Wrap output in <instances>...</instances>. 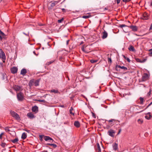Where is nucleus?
<instances>
[{"mask_svg": "<svg viewBox=\"0 0 152 152\" xmlns=\"http://www.w3.org/2000/svg\"><path fill=\"white\" fill-rule=\"evenodd\" d=\"M10 113L11 115L15 119L19 120L20 119V118L19 115L14 111L11 110L10 111Z\"/></svg>", "mask_w": 152, "mask_h": 152, "instance_id": "nucleus-1", "label": "nucleus"}, {"mask_svg": "<svg viewBox=\"0 0 152 152\" xmlns=\"http://www.w3.org/2000/svg\"><path fill=\"white\" fill-rule=\"evenodd\" d=\"M17 96L18 99V101H22L23 100L24 97L23 95V93H21V92H20L18 93H17Z\"/></svg>", "mask_w": 152, "mask_h": 152, "instance_id": "nucleus-2", "label": "nucleus"}, {"mask_svg": "<svg viewBox=\"0 0 152 152\" xmlns=\"http://www.w3.org/2000/svg\"><path fill=\"white\" fill-rule=\"evenodd\" d=\"M13 89L16 91H20L23 89L22 86L18 85L14 86Z\"/></svg>", "mask_w": 152, "mask_h": 152, "instance_id": "nucleus-3", "label": "nucleus"}, {"mask_svg": "<svg viewBox=\"0 0 152 152\" xmlns=\"http://www.w3.org/2000/svg\"><path fill=\"white\" fill-rule=\"evenodd\" d=\"M149 78V76L147 73H144L142 77V81H143L147 80Z\"/></svg>", "mask_w": 152, "mask_h": 152, "instance_id": "nucleus-4", "label": "nucleus"}, {"mask_svg": "<svg viewBox=\"0 0 152 152\" xmlns=\"http://www.w3.org/2000/svg\"><path fill=\"white\" fill-rule=\"evenodd\" d=\"M44 140L46 141H49L50 142H52L53 141V139L50 137L48 136H45L44 137Z\"/></svg>", "mask_w": 152, "mask_h": 152, "instance_id": "nucleus-5", "label": "nucleus"}, {"mask_svg": "<svg viewBox=\"0 0 152 152\" xmlns=\"http://www.w3.org/2000/svg\"><path fill=\"white\" fill-rule=\"evenodd\" d=\"M115 133V131L113 129H111L108 132V134L110 136L113 137H114V134Z\"/></svg>", "mask_w": 152, "mask_h": 152, "instance_id": "nucleus-6", "label": "nucleus"}, {"mask_svg": "<svg viewBox=\"0 0 152 152\" xmlns=\"http://www.w3.org/2000/svg\"><path fill=\"white\" fill-rule=\"evenodd\" d=\"M149 18L148 15L145 12L143 14L141 18L143 20H148Z\"/></svg>", "mask_w": 152, "mask_h": 152, "instance_id": "nucleus-7", "label": "nucleus"}, {"mask_svg": "<svg viewBox=\"0 0 152 152\" xmlns=\"http://www.w3.org/2000/svg\"><path fill=\"white\" fill-rule=\"evenodd\" d=\"M0 51L1 53L2 54V56H3L2 57V61H3V62L4 63L5 62V60L6 59V56L5 55V53L1 49H0Z\"/></svg>", "mask_w": 152, "mask_h": 152, "instance_id": "nucleus-8", "label": "nucleus"}, {"mask_svg": "<svg viewBox=\"0 0 152 152\" xmlns=\"http://www.w3.org/2000/svg\"><path fill=\"white\" fill-rule=\"evenodd\" d=\"M18 68L16 67H13L11 69V72L13 74L16 73L18 71Z\"/></svg>", "mask_w": 152, "mask_h": 152, "instance_id": "nucleus-9", "label": "nucleus"}, {"mask_svg": "<svg viewBox=\"0 0 152 152\" xmlns=\"http://www.w3.org/2000/svg\"><path fill=\"white\" fill-rule=\"evenodd\" d=\"M129 27L134 31H137L138 27L136 26L131 25L129 26Z\"/></svg>", "mask_w": 152, "mask_h": 152, "instance_id": "nucleus-10", "label": "nucleus"}, {"mask_svg": "<svg viewBox=\"0 0 152 152\" xmlns=\"http://www.w3.org/2000/svg\"><path fill=\"white\" fill-rule=\"evenodd\" d=\"M27 116L29 118L31 119H32L35 117V116L31 113H28L27 114Z\"/></svg>", "mask_w": 152, "mask_h": 152, "instance_id": "nucleus-11", "label": "nucleus"}, {"mask_svg": "<svg viewBox=\"0 0 152 152\" xmlns=\"http://www.w3.org/2000/svg\"><path fill=\"white\" fill-rule=\"evenodd\" d=\"M108 36L107 32L105 31H104L102 33V38L103 39H104L106 38Z\"/></svg>", "mask_w": 152, "mask_h": 152, "instance_id": "nucleus-12", "label": "nucleus"}, {"mask_svg": "<svg viewBox=\"0 0 152 152\" xmlns=\"http://www.w3.org/2000/svg\"><path fill=\"white\" fill-rule=\"evenodd\" d=\"M145 118L148 120H149L152 118V115L150 113H148L145 116Z\"/></svg>", "mask_w": 152, "mask_h": 152, "instance_id": "nucleus-13", "label": "nucleus"}, {"mask_svg": "<svg viewBox=\"0 0 152 152\" xmlns=\"http://www.w3.org/2000/svg\"><path fill=\"white\" fill-rule=\"evenodd\" d=\"M59 2L58 1H55L52 2L50 5L51 9H52L53 7H54L56 4H57Z\"/></svg>", "mask_w": 152, "mask_h": 152, "instance_id": "nucleus-14", "label": "nucleus"}, {"mask_svg": "<svg viewBox=\"0 0 152 152\" xmlns=\"http://www.w3.org/2000/svg\"><path fill=\"white\" fill-rule=\"evenodd\" d=\"M32 110L36 113L38 111V107L36 106H34L32 107Z\"/></svg>", "mask_w": 152, "mask_h": 152, "instance_id": "nucleus-15", "label": "nucleus"}, {"mask_svg": "<svg viewBox=\"0 0 152 152\" xmlns=\"http://www.w3.org/2000/svg\"><path fill=\"white\" fill-rule=\"evenodd\" d=\"M27 72L26 69H23L21 71L20 74L23 75H24Z\"/></svg>", "mask_w": 152, "mask_h": 152, "instance_id": "nucleus-16", "label": "nucleus"}, {"mask_svg": "<svg viewBox=\"0 0 152 152\" xmlns=\"http://www.w3.org/2000/svg\"><path fill=\"white\" fill-rule=\"evenodd\" d=\"M119 68L121 69H123L125 71H126L127 70V67L124 66H121L120 65H117L116 66V68Z\"/></svg>", "mask_w": 152, "mask_h": 152, "instance_id": "nucleus-17", "label": "nucleus"}, {"mask_svg": "<svg viewBox=\"0 0 152 152\" xmlns=\"http://www.w3.org/2000/svg\"><path fill=\"white\" fill-rule=\"evenodd\" d=\"M34 79L31 80L28 83V85L30 87H31L34 85Z\"/></svg>", "mask_w": 152, "mask_h": 152, "instance_id": "nucleus-18", "label": "nucleus"}, {"mask_svg": "<svg viewBox=\"0 0 152 152\" xmlns=\"http://www.w3.org/2000/svg\"><path fill=\"white\" fill-rule=\"evenodd\" d=\"M129 50L134 52L135 51V50L134 48V47L132 45H130L128 48Z\"/></svg>", "mask_w": 152, "mask_h": 152, "instance_id": "nucleus-19", "label": "nucleus"}, {"mask_svg": "<svg viewBox=\"0 0 152 152\" xmlns=\"http://www.w3.org/2000/svg\"><path fill=\"white\" fill-rule=\"evenodd\" d=\"M74 125L77 127H79L80 126V124L78 121H76L74 123Z\"/></svg>", "mask_w": 152, "mask_h": 152, "instance_id": "nucleus-20", "label": "nucleus"}, {"mask_svg": "<svg viewBox=\"0 0 152 152\" xmlns=\"http://www.w3.org/2000/svg\"><path fill=\"white\" fill-rule=\"evenodd\" d=\"M39 80H37L34 81V85L36 86H37L39 85Z\"/></svg>", "mask_w": 152, "mask_h": 152, "instance_id": "nucleus-21", "label": "nucleus"}, {"mask_svg": "<svg viewBox=\"0 0 152 152\" xmlns=\"http://www.w3.org/2000/svg\"><path fill=\"white\" fill-rule=\"evenodd\" d=\"M18 138H16L15 139L13 140H11V141L14 143H17V142L18 141Z\"/></svg>", "mask_w": 152, "mask_h": 152, "instance_id": "nucleus-22", "label": "nucleus"}, {"mask_svg": "<svg viewBox=\"0 0 152 152\" xmlns=\"http://www.w3.org/2000/svg\"><path fill=\"white\" fill-rule=\"evenodd\" d=\"M113 149L115 151L118 148V144L115 143L113 145Z\"/></svg>", "mask_w": 152, "mask_h": 152, "instance_id": "nucleus-23", "label": "nucleus"}, {"mask_svg": "<svg viewBox=\"0 0 152 152\" xmlns=\"http://www.w3.org/2000/svg\"><path fill=\"white\" fill-rule=\"evenodd\" d=\"M27 135L25 132L23 133L22 135L21 138L23 139H25L26 138Z\"/></svg>", "mask_w": 152, "mask_h": 152, "instance_id": "nucleus-24", "label": "nucleus"}, {"mask_svg": "<svg viewBox=\"0 0 152 152\" xmlns=\"http://www.w3.org/2000/svg\"><path fill=\"white\" fill-rule=\"evenodd\" d=\"M96 145L97 147L96 149L97 150H98V152H101V150L99 144L97 143L96 144Z\"/></svg>", "mask_w": 152, "mask_h": 152, "instance_id": "nucleus-25", "label": "nucleus"}, {"mask_svg": "<svg viewBox=\"0 0 152 152\" xmlns=\"http://www.w3.org/2000/svg\"><path fill=\"white\" fill-rule=\"evenodd\" d=\"M73 108L72 107H71L69 110V113L70 114L74 115V113H72V111L73 110Z\"/></svg>", "mask_w": 152, "mask_h": 152, "instance_id": "nucleus-26", "label": "nucleus"}, {"mask_svg": "<svg viewBox=\"0 0 152 152\" xmlns=\"http://www.w3.org/2000/svg\"><path fill=\"white\" fill-rule=\"evenodd\" d=\"M0 35H1L4 38L5 36V34L1 31H0Z\"/></svg>", "mask_w": 152, "mask_h": 152, "instance_id": "nucleus-27", "label": "nucleus"}, {"mask_svg": "<svg viewBox=\"0 0 152 152\" xmlns=\"http://www.w3.org/2000/svg\"><path fill=\"white\" fill-rule=\"evenodd\" d=\"M50 92L51 93H57L58 92V90H50Z\"/></svg>", "mask_w": 152, "mask_h": 152, "instance_id": "nucleus-28", "label": "nucleus"}, {"mask_svg": "<svg viewBox=\"0 0 152 152\" xmlns=\"http://www.w3.org/2000/svg\"><path fill=\"white\" fill-rule=\"evenodd\" d=\"M51 146H52L54 148H56L57 147V145L56 144H52V143H49L48 144Z\"/></svg>", "mask_w": 152, "mask_h": 152, "instance_id": "nucleus-29", "label": "nucleus"}, {"mask_svg": "<svg viewBox=\"0 0 152 152\" xmlns=\"http://www.w3.org/2000/svg\"><path fill=\"white\" fill-rule=\"evenodd\" d=\"M137 121L139 124H141L143 123V121L142 119H139Z\"/></svg>", "mask_w": 152, "mask_h": 152, "instance_id": "nucleus-30", "label": "nucleus"}, {"mask_svg": "<svg viewBox=\"0 0 152 152\" xmlns=\"http://www.w3.org/2000/svg\"><path fill=\"white\" fill-rule=\"evenodd\" d=\"M6 145V144L5 142H2L1 144V146L2 147H3V148Z\"/></svg>", "mask_w": 152, "mask_h": 152, "instance_id": "nucleus-31", "label": "nucleus"}, {"mask_svg": "<svg viewBox=\"0 0 152 152\" xmlns=\"http://www.w3.org/2000/svg\"><path fill=\"white\" fill-rule=\"evenodd\" d=\"M140 103L141 104H143V98L140 97Z\"/></svg>", "mask_w": 152, "mask_h": 152, "instance_id": "nucleus-32", "label": "nucleus"}, {"mask_svg": "<svg viewBox=\"0 0 152 152\" xmlns=\"http://www.w3.org/2000/svg\"><path fill=\"white\" fill-rule=\"evenodd\" d=\"M64 20V18H62L61 19L58 20V23H61Z\"/></svg>", "mask_w": 152, "mask_h": 152, "instance_id": "nucleus-33", "label": "nucleus"}, {"mask_svg": "<svg viewBox=\"0 0 152 152\" xmlns=\"http://www.w3.org/2000/svg\"><path fill=\"white\" fill-rule=\"evenodd\" d=\"M82 50L84 52L86 53H88L89 52L88 51H87L85 49V48L84 47H82Z\"/></svg>", "mask_w": 152, "mask_h": 152, "instance_id": "nucleus-34", "label": "nucleus"}, {"mask_svg": "<svg viewBox=\"0 0 152 152\" xmlns=\"http://www.w3.org/2000/svg\"><path fill=\"white\" fill-rule=\"evenodd\" d=\"M138 60H139L140 61H139V62H141V63H143V62H145L146 61V59H143V60H140V59H138Z\"/></svg>", "mask_w": 152, "mask_h": 152, "instance_id": "nucleus-35", "label": "nucleus"}, {"mask_svg": "<svg viewBox=\"0 0 152 152\" xmlns=\"http://www.w3.org/2000/svg\"><path fill=\"white\" fill-rule=\"evenodd\" d=\"M97 61L96 60H93V59L91 60L90 61L92 63H96L97 62Z\"/></svg>", "mask_w": 152, "mask_h": 152, "instance_id": "nucleus-36", "label": "nucleus"}, {"mask_svg": "<svg viewBox=\"0 0 152 152\" xmlns=\"http://www.w3.org/2000/svg\"><path fill=\"white\" fill-rule=\"evenodd\" d=\"M89 17V16L88 15H84L82 17V18H84L86 19Z\"/></svg>", "mask_w": 152, "mask_h": 152, "instance_id": "nucleus-37", "label": "nucleus"}, {"mask_svg": "<svg viewBox=\"0 0 152 152\" xmlns=\"http://www.w3.org/2000/svg\"><path fill=\"white\" fill-rule=\"evenodd\" d=\"M5 130L7 132H8L10 131V130L9 129V128L8 127H6L5 128Z\"/></svg>", "mask_w": 152, "mask_h": 152, "instance_id": "nucleus-38", "label": "nucleus"}, {"mask_svg": "<svg viewBox=\"0 0 152 152\" xmlns=\"http://www.w3.org/2000/svg\"><path fill=\"white\" fill-rule=\"evenodd\" d=\"M127 26L124 24H121L120 25V27L121 28H123V27Z\"/></svg>", "mask_w": 152, "mask_h": 152, "instance_id": "nucleus-39", "label": "nucleus"}, {"mask_svg": "<svg viewBox=\"0 0 152 152\" xmlns=\"http://www.w3.org/2000/svg\"><path fill=\"white\" fill-rule=\"evenodd\" d=\"M108 62H110V63L112 62V60L111 58L108 57Z\"/></svg>", "mask_w": 152, "mask_h": 152, "instance_id": "nucleus-40", "label": "nucleus"}, {"mask_svg": "<svg viewBox=\"0 0 152 152\" xmlns=\"http://www.w3.org/2000/svg\"><path fill=\"white\" fill-rule=\"evenodd\" d=\"M115 120L114 119H111L110 120L108 121L109 122H113V121H115Z\"/></svg>", "mask_w": 152, "mask_h": 152, "instance_id": "nucleus-41", "label": "nucleus"}, {"mask_svg": "<svg viewBox=\"0 0 152 152\" xmlns=\"http://www.w3.org/2000/svg\"><path fill=\"white\" fill-rule=\"evenodd\" d=\"M39 102H45V101L44 100H39Z\"/></svg>", "mask_w": 152, "mask_h": 152, "instance_id": "nucleus-42", "label": "nucleus"}, {"mask_svg": "<svg viewBox=\"0 0 152 152\" xmlns=\"http://www.w3.org/2000/svg\"><path fill=\"white\" fill-rule=\"evenodd\" d=\"M4 133H2L0 134V139H2V135Z\"/></svg>", "mask_w": 152, "mask_h": 152, "instance_id": "nucleus-43", "label": "nucleus"}, {"mask_svg": "<svg viewBox=\"0 0 152 152\" xmlns=\"http://www.w3.org/2000/svg\"><path fill=\"white\" fill-rule=\"evenodd\" d=\"M126 60L129 62H130V60L128 58H126Z\"/></svg>", "mask_w": 152, "mask_h": 152, "instance_id": "nucleus-44", "label": "nucleus"}, {"mask_svg": "<svg viewBox=\"0 0 152 152\" xmlns=\"http://www.w3.org/2000/svg\"><path fill=\"white\" fill-rule=\"evenodd\" d=\"M152 104V102L150 103L147 106V108L149 106H150V105H151Z\"/></svg>", "mask_w": 152, "mask_h": 152, "instance_id": "nucleus-45", "label": "nucleus"}, {"mask_svg": "<svg viewBox=\"0 0 152 152\" xmlns=\"http://www.w3.org/2000/svg\"><path fill=\"white\" fill-rule=\"evenodd\" d=\"M121 0H117V3L118 4L120 3Z\"/></svg>", "mask_w": 152, "mask_h": 152, "instance_id": "nucleus-46", "label": "nucleus"}, {"mask_svg": "<svg viewBox=\"0 0 152 152\" xmlns=\"http://www.w3.org/2000/svg\"><path fill=\"white\" fill-rule=\"evenodd\" d=\"M44 136V135H39V137L41 138V139L43 138V137Z\"/></svg>", "mask_w": 152, "mask_h": 152, "instance_id": "nucleus-47", "label": "nucleus"}, {"mask_svg": "<svg viewBox=\"0 0 152 152\" xmlns=\"http://www.w3.org/2000/svg\"><path fill=\"white\" fill-rule=\"evenodd\" d=\"M69 41V40H67L66 42V45H68V44Z\"/></svg>", "mask_w": 152, "mask_h": 152, "instance_id": "nucleus-48", "label": "nucleus"}, {"mask_svg": "<svg viewBox=\"0 0 152 152\" xmlns=\"http://www.w3.org/2000/svg\"><path fill=\"white\" fill-rule=\"evenodd\" d=\"M150 30H152V23L151 24V26L150 28Z\"/></svg>", "mask_w": 152, "mask_h": 152, "instance_id": "nucleus-49", "label": "nucleus"}, {"mask_svg": "<svg viewBox=\"0 0 152 152\" xmlns=\"http://www.w3.org/2000/svg\"><path fill=\"white\" fill-rule=\"evenodd\" d=\"M23 33L24 34H25V35H26V36H28V35H29L28 34H26L25 33H24V32H23Z\"/></svg>", "mask_w": 152, "mask_h": 152, "instance_id": "nucleus-50", "label": "nucleus"}, {"mask_svg": "<svg viewBox=\"0 0 152 152\" xmlns=\"http://www.w3.org/2000/svg\"><path fill=\"white\" fill-rule=\"evenodd\" d=\"M3 37L1 36V35H0V40H2L3 38Z\"/></svg>", "mask_w": 152, "mask_h": 152, "instance_id": "nucleus-51", "label": "nucleus"}, {"mask_svg": "<svg viewBox=\"0 0 152 152\" xmlns=\"http://www.w3.org/2000/svg\"><path fill=\"white\" fill-rule=\"evenodd\" d=\"M149 55L150 56H152V52H151L149 53Z\"/></svg>", "mask_w": 152, "mask_h": 152, "instance_id": "nucleus-52", "label": "nucleus"}, {"mask_svg": "<svg viewBox=\"0 0 152 152\" xmlns=\"http://www.w3.org/2000/svg\"><path fill=\"white\" fill-rule=\"evenodd\" d=\"M151 90H150V91L148 93V94L149 95H150L151 94Z\"/></svg>", "mask_w": 152, "mask_h": 152, "instance_id": "nucleus-53", "label": "nucleus"}, {"mask_svg": "<svg viewBox=\"0 0 152 152\" xmlns=\"http://www.w3.org/2000/svg\"><path fill=\"white\" fill-rule=\"evenodd\" d=\"M93 117H94L95 118H96L95 115H94V114L93 113Z\"/></svg>", "mask_w": 152, "mask_h": 152, "instance_id": "nucleus-54", "label": "nucleus"}, {"mask_svg": "<svg viewBox=\"0 0 152 152\" xmlns=\"http://www.w3.org/2000/svg\"><path fill=\"white\" fill-rule=\"evenodd\" d=\"M53 62V61H50L49 63V64H51Z\"/></svg>", "mask_w": 152, "mask_h": 152, "instance_id": "nucleus-55", "label": "nucleus"}, {"mask_svg": "<svg viewBox=\"0 0 152 152\" xmlns=\"http://www.w3.org/2000/svg\"><path fill=\"white\" fill-rule=\"evenodd\" d=\"M121 129L119 130V132H118V134H119L121 132Z\"/></svg>", "mask_w": 152, "mask_h": 152, "instance_id": "nucleus-56", "label": "nucleus"}, {"mask_svg": "<svg viewBox=\"0 0 152 152\" xmlns=\"http://www.w3.org/2000/svg\"><path fill=\"white\" fill-rule=\"evenodd\" d=\"M39 25L40 26H42L43 25V24H39Z\"/></svg>", "mask_w": 152, "mask_h": 152, "instance_id": "nucleus-57", "label": "nucleus"}, {"mask_svg": "<svg viewBox=\"0 0 152 152\" xmlns=\"http://www.w3.org/2000/svg\"><path fill=\"white\" fill-rule=\"evenodd\" d=\"M61 107H64V105H61L60 106Z\"/></svg>", "mask_w": 152, "mask_h": 152, "instance_id": "nucleus-58", "label": "nucleus"}, {"mask_svg": "<svg viewBox=\"0 0 152 152\" xmlns=\"http://www.w3.org/2000/svg\"><path fill=\"white\" fill-rule=\"evenodd\" d=\"M123 57L124 58H125V59L126 58H127L125 56H123Z\"/></svg>", "mask_w": 152, "mask_h": 152, "instance_id": "nucleus-59", "label": "nucleus"}, {"mask_svg": "<svg viewBox=\"0 0 152 152\" xmlns=\"http://www.w3.org/2000/svg\"><path fill=\"white\" fill-rule=\"evenodd\" d=\"M149 51H152V49H150V50H149Z\"/></svg>", "mask_w": 152, "mask_h": 152, "instance_id": "nucleus-60", "label": "nucleus"}, {"mask_svg": "<svg viewBox=\"0 0 152 152\" xmlns=\"http://www.w3.org/2000/svg\"><path fill=\"white\" fill-rule=\"evenodd\" d=\"M61 9L63 11L65 10V9L64 8L62 9Z\"/></svg>", "mask_w": 152, "mask_h": 152, "instance_id": "nucleus-61", "label": "nucleus"}, {"mask_svg": "<svg viewBox=\"0 0 152 152\" xmlns=\"http://www.w3.org/2000/svg\"><path fill=\"white\" fill-rule=\"evenodd\" d=\"M33 53H34V54H35V51H34Z\"/></svg>", "mask_w": 152, "mask_h": 152, "instance_id": "nucleus-62", "label": "nucleus"}, {"mask_svg": "<svg viewBox=\"0 0 152 152\" xmlns=\"http://www.w3.org/2000/svg\"><path fill=\"white\" fill-rule=\"evenodd\" d=\"M151 6H152V2H151Z\"/></svg>", "mask_w": 152, "mask_h": 152, "instance_id": "nucleus-63", "label": "nucleus"}, {"mask_svg": "<svg viewBox=\"0 0 152 152\" xmlns=\"http://www.w3.org/2000/svg\"><path fill=\"white\" fill-rule=\"evenodd\" d=\"M1 1H2V0H0V2H1Z\"/></svg>", "mask_w": 152, "mask_h": 152, "instance_id": "nucleus-64", "label": "nucleus"}]
</instances>
